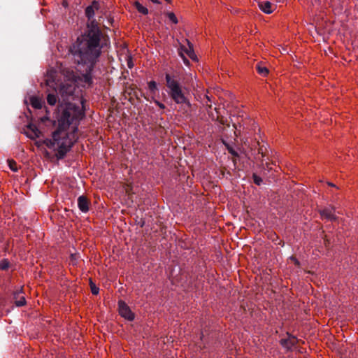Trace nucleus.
<instances>
[{"label":"nucleus","instance_id":"f257e3e1","mask_svg":"<svg viewBox=\"0 0 358 358\" xmlns=\"http://www.w3.org/2000/svg\"><path fill=\"white\" fill-rule=\"evenodd\" d=\"M99 8V2L95 0L86 7L85 14L89 21L87 29L70 47L69 51L78 58V63L93 64L101 54V41L104 36L94 20L95 12Z\"/></svg>","mask_w":358,"mask_h":358},{"label":"nucleus","instance_id":"f03ea898","mask_svg":"<svg viewBox=\"0 0 358 358\" xmlns=\"http://www.w3.org/2000/svg\"><path fill=\"white\" fill-rule=\"evenodd\" d=\"M85 115L83 101L80 106L69 103L66 105L59 119L58 129L53 133L52 139H46L43 143L56 151L58 159L64 157L78 139V127Z\"/></svg>","mask_w":358,"mask_h":358},{"label":"nucleus","instance_id":"7ed1b4c3","mask_svg":"<svg viewBox=\"0 0 358 358\" xmlns=\"http://www.w3.org/2000/svg\"><path fill=\"white\" fill-rule=\"evenodd\" d=\"M166 81L172 99L178 104H187L190 106V103L184 95L178 82L169 74L166 75Z\"/></svg>","mask_w":358,"mask_h":358},{"label":"nucleus","instance_id":"20e7f679","mask_svg":"<svg viewBox=\"0 0 358 358\" xmlns=\"http://www.w3.org/2000/svg\"><path fill=\"white\" fill-rule=\"evenodd\" d=\"M187 42V47L185 46V45H182L180 47V55L182 58L184 63L185 64L188 65L189 64V61L187 59L186 56H187L188 57H189L191 59H192L194 61H196L197 60V57H196V55H195V53L194 52L192 45L190 44V43L188 41Z\"/></svg>","mask_w":358,"mask_h":358},{"label":"nucleus","instance_id":"39448f33","mask_svg":"<svg viewBox=\"0 0 358 358\" xmlns=\"http://www.w3.org/2000/svg\"><path fill=\"white\" fill-rule=\"evenodd\" d=\"M118 308L120 315L130 321L134 319V314L131 312L129 307L125 302L120 301L118 302Z\"/></svg>","mask_w":358,"mask_h":358},{"label":"nucleus","instance_id":"423d86ee","mask_svg":"<svg viewBox=\"0 0 358 358\" xmlns=\"http://www.w3.org/2000/svg\"><path fill=\"white\" fill-rule=\"evenodd\" d=\"M334 212L335 210L334 208H325L320 211L322 218L331 221L336 220V216L335 215Z\"/></svg>","mask_w":358,"mask_h":358},{"label":"nucleus","instance_id":"0eeeda50","mask_svg":"<svg viewBox=\"0 0 358 358\" xmlns=\"http://www.w3.org/2000/svg\"><path fill=\"white\" fill-rule=\"evenodd\" d=\"M259 8L264 12L265 13L270 14L271 13L275 8V6L274 4H272L271 2L268 1H263L259 2Z\"/></svg>","mask_w":358,"mask_h":358},{"label":"nucleus","instance_id":"6e6552de","mask_svg":"<svg viewBox=\"0 0 358 358\" xmlns=\"http://www.w3.org/2000/svg\"><path fill=\"white\" fill-rule=\"evenodd\" d=\"M15 303L17 306H23L26 304V300L22 292V288L14 293Z\"/></svg>","mask_w":358,"mask_h":358},{"label":"nucleus","instance_id":"1a4fd4ad","mask_svg":"<svg viewBox=\"0 0 358 358\" xmlns=\"http://www.w3.org/2000/svg\"><path fill=\"white\" fill-rule=\"evenodd\" d=\"M89 200L84 196H80L78 199V206L79 209L83 212L87 213L89 210Z\"/></svg>","mask_w":358,"mask_h":358},{"label":"nucleus","instance_id":"9d476101","mask_svg":"<svg viewBox=\"0 0 358 358\" xmlns=\"http://www.w3.org/2000/svg\"><path fill=\"white\" fill-rule=\"evenodd\" d=\"M296 343L297 338L291 336H289L287 338L282 339L280 341L281 345L287 349L292 348L294 345H296Z\"/></svg>","mask_w":358,"mask_h":358},{"label":"nucleus","instance_id":"9b49d317","mask_svg":"<svg viewBox=\"0 0 358 358\" xmlns=\"http://www.w3.org/2000/svg\"><path fill=\"white\" fill-rule=\"evenodd\" d=\"M75 90V85L66 84L63 85L60 88V92L62 94L71 95Z\"/></svg>","mask_w":358,"mask_h":358},{"label":"nucleus","instance_id":"f8f14e48","mask_svg":"<svg viewBox=\"0 0 358 358\" xmlns=\"http://www.w3.org/2000/svg\"><path fill=\"white\" fill-rule=\"evenodd\" d=\"M28 128L30 130V133L27 134L29 138H36L41 136V132L36 126L30 124Z\"/></svg>","mask_w":358,"mask_h":358},{"label":"nucleus","instance_id":"ddd939ff","mask_svg":"<svg viewBox=\"0 0 358 358\" xmlns=\"http://www.w3.org/2000/svg\"><path fill=\"white\" fill-rule=\"evenodd\" d=\"M134 6L140 13L143 15L148 14V9L146 7L143 6L142 4H141L138 1H135L134 3Z\"/></svg>","mask_w":358,"mask_h":358},{"label":"nucleus","instance_id":"4468645a","mask_svg":"<svg viewBox=\"0 0 358 358\" xmlns=\"http://www.w3.org/2000/svg\"><path fill=\"white\" fill-rule=\"evenodd\" d=\"M31 106L36 109H40L43 106L42 101L37 97H31L30 99Z\"/></svg>","mask_w":358,"mask_h":358},{"label":"nucleus","instance_id":"2eb2a0df","mask_svg":"<svg viewBox=\"0 0 358 358\" xmlns=\"http://www.w3.org/2000/svg\"><path fill=\"white\" fill-rule=\"evenodd\" d=\"M57 99L55 94L49 93L47 96V101L49 105L55 106L57 103Z\"/></svg>","mask_w":358,"mask_h":358},{"label":"nucleus","instance_id":"dca6fc26","mask_svg":"<svg viewBox=\"0 0 358 358\" xmlns=\"http://www.w3.org/2000/svg\"><path fill=\"white\" fill-rule=\"evenodd\" d=\"M257 72L263 76H266L268 73V70L267 68L265 66H262L259 64L257 65Z\"/></svg>","mask_w":358,"mask_h":358},{"label":"nucleus","instance_id":"f3484780","mask_svg":"<svg viewBox=\"0 0 358 358\" xmlns=\"http://www.w3.org/2000/svg\"><path fill=\"white\" fill-rule=\"evenodd\" d=\"M9 262L8 259H3L0 262V270L4 271L8 268Z\"/></svg>","mask_w":358,"mask_h":358},{"label":"nucleus","instance_id":"a211bd4d","mask_svg":"<svg viewBox=\"0 0 358 358\" xmlns=\"http://www.w3.org/2000/svg\"><path fill=\"white\" fill-rule=\"evenodd\" d=\"M166 15L169 19V20L171 21L173 23L177 24L178 22V20L176 15L173 12H168Z\"/></svg>","mask_w":358,"mask_h":358},{"label":"nucleus","instance_id":"6ab92c4d","mask_svg":"<svg viewBox=\"0 0 358 358\" xmlns=\"http://www.w3.org/2000/svg\"><path fill=\"white\" fill-rule=\"evenodd\" d=\"M8 166H9L10 169L12 171H17V163L14 160L9 159V160H8Z\"/></svg>","mask_w":358,"mask_h":358},{"label":"nucleus","instance_id":"aec40b11","mask_svg":"<svg viewBox=\"0 0 358 358\" xmlns=\"http://www.w3.org/2000/svg\"><path fill=\"white\" fill-rule=\"evenodd\" d=\"M148 88L152 93L155 94L157 90V83L155 81H150L148 83Z\"/></svg>","mask_w":358,"mask_h":358},{"label":"nucleus","instance_id":"412c9836","mask_svg":"<svg viewBox=\"0 0 358 358\" xmlns=\"http://www.w3.org/2000/svg\"><path fill=\"white\" fill-rule=\"evenodd\" d=\"M90 287L93 294L96 295L99 294V289L92 281H90Z\"/></svg>","mask_w":358,"mask_h":358},{"label":"nucleus","instance_id":"4be33fe9","mask_svg":"<svg viewBox=\"0 0 358 358\" xmlns=\"http://www.w3.org/2000/svg\"><path fill=\"white\" fill-rule=\"evenodd\" d=\"M125 59H126L127 66L129 69H132L134 66V63H133L131 57L130 55H127Z\"/></svg>","mask_w":358,"mask_h":358},{"label":"nucleus","instance_id":"5701e85b","mask_svg":"<svg viewBox=\"0 0 358 358\" xmlns=\"http://www.w3.org/2000/svg\"><path fill=\"white\" fill-rule=\"evenodd\" d=\"M217 121L221 124H227V125H229L228 123H227V120L224 118L223 117H220V116H217Z\"/></svg>","mask_w":358,"mask_h":358},{"label":"nucleus","instance_id":"b1692460","mask_svg":"<svg viewBox=\"0 0 358 358\" xmlns=\"http://www.w3.org/2000/svg\"><path fill=\"white\" fill-rule=\"evenodd\" d=\"M253 178H254V182L257 185H260L262 182V180L260 177L256 176V175H254L253 176Z\"/></svg>","mask_w":358,"mask_h":358},{"label":"nucleus","instance_id":"393cba45","mask_svg":"<svg viewBox=\"0 0 358 358\" xmlns=\"http://www.w3.org/2000/svg\"><path fill=\"white\" fill-rule=\"evenodd\" d=\"M289 260L291 262L294 263V264L295 265H296V266H299V261H298V259H297L296 257H289Z\"/></svg>","mask_w":358,"mask_h":358},{"label":"nucleus","instance_id":"a878e982","mask_svg":"<svg viewBox=\"0 0 358 358\" xmlns=\"http://www.w3.org/2000/svg\"><path fill=\"white\" fill-rule=\"evenodd\" d=\"M155 103L162 109H164L165 108V106L163 103H160L157 100L155 101Z\"/></svg>","mask_w":358,"mask_h":358},{"label":"nucleus","instance_id":"bb28decb","mask_svg":"<svg viewBox=\"0 0 358 358\" xmlns=\"http://www.w3.org/2000/svg\"><path fill=\"white\" fill-rule=\"evenodd\" d=\"M68 77H69V80H71V81H73L76 78V76H74V74L73 73L71 75H69Z\"/></svg>","mask_w":358,"mask_h":358},{"label":"nucleus","instance_id":"cd10ccee","mask_svg":"<svg viewBox=\"0 0 358 358\" xmlns=\"http://www.w3.org/2000/svg\"><path fill=\"white\" fill-rule=\"evenodd\" d=\"M46 84L47 85H51L53 86L55 85L53 81H50L49 79L46 80Z\"/></svg>","mask_w":358,"mask_h":358},{"label":"nucleus","instance_id":"c85d7f7f","mask_svg":"<svg viewBox=\"0 0 358 358\" xmlns=\"http://www.w3.org/2000/svg\"><path fill=\"white\" fill-rule=\"evenodd\" d=\"M150 1L154 3H160L158 0H150Z\"/></svg>","mask_w":358,"mask_h":358},{"label":"nucleus","instance_id":"c756f323","mask_svg":"<svg viewBox=\"0 0 358 358\" xmlns=\"http://www.w3.org/2000/svg\"><path fill=\"white\" fill-rule=\"evenodd\" d=\"M328 184H329V185H330V186H333V187H334V185L333 184H331V183H328Z\"/></svg>","mask_w":358,"mask_h":358}]
</instances>
